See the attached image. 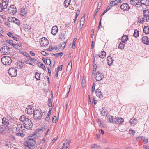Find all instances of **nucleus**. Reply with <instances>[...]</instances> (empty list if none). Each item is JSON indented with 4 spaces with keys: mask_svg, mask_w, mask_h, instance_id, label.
I'll list each match as a JSON object with an SVG mask.
<instances>
[{
    "mask_svg": "<svg viewBox=\"0 0 149 149\" xmlns=\"http://www.w3.org/2000/svg\"><path fill=\"white\" fill-rule=\"evenodd\" d=\"M66 44V42H63L61 43H60L59 48L61 50H63Z\"/></svg>",
    "mask_w": 149,
    "mask_h": 149,
    "instance_id": "nucleus-31",
    "label": "nucleus"
},
{
    "mask_svg": "<svg viewBox=\"0 0 149 149\" xmlns=\"http://www.w3.org/2000/svg\"><path fill=\"white\" fill-rule=\"evenodd\" d=\"M27 57H28L29 59L28 60H30V61H36V59L34 58H31L30 56H29L28 55V56H27Z\"/></svg>",
    "mask_w": 149,
    "mask_h": 149,
    "instance_id": "nucleus-56",
    "label": "nucleus"
},
{
    "mask_svg": "<svg viewBox=\"0 0 149 149\" xmlns=\"http://www.w3.org/2000/svg\"><path fill=\"white\" fill-rule=\"evenodd\" d=\"M23 66V63L19 62L17 63V66L19 68H22Z\"/></svg>",
    "mask_w": 149,
    "mask_h": 149,
    "instance_id": "nucleus-51",
    "label": "nucleus"
},
{
    "mask_svg": "<svg viewBox=\"0 0 149 149\" xmlns=\"http://www.w3.org/2000/svg\"><path fill=\"white\" fill-rule=\"evenodd\" d=\"M15 24L16 25L19 26L21 25V23L20 21L17 18H15L14 20V22Z\"/></svg>",
    "mask_w": 149,
    "mask_h": 149,
    "instance_id": "nucleus-43",
    "label": "nucleus"
},
{
    "mask_svg": "<svg viewBox=\"0 0 149 149\" xmlns=\"http://www.w3.org/2000/svg\"><path fill=\"white\" fill-rule=\"evenodd\" d=\"M36 144V141L35 140H33L32 141H26L25 142L24 145L28 148L27 149L33 148H34Z\"/></svg>",
    "mask_w": 149,
    "mask_h": 149,
    "instance_id": "nucleus-7",
    "label": "nucleus"
},
{
    "mask_svg": "<svg viewBox=\"0 0 149 149\" xmlns=\"http://www.w3.org/2000/svg\"><path fill=\"white\" fill-rule=\"evenodd\" d=\"M8 12L9 14L11 15L15 14L17 12V9L16 7L13 5L10 6L8 9Z\"/></svg>",
    "mask_w": 149,
    "mask_h": 149,
    "instance_id": "nucleus-8",
    "label": "nucleus"
},
{
    "mask_svg": "<svg viewBox=\"0 0 149 149\" xmlns=\"http://www.w3.org/2000/svg\"><path fill=\"white\" fill-rule=\"evenodd\" d=\"M40 67L44 70H45L46 68L45 66L42 64L41 63L40 65Z\"/></svg>",
    "mask_w": 149,
    "mask_h": 149,
    "instance_id": "nucleus-64",
    "label": "nucleus"
},
{
    "mask_svg": "<svg viewBox=\"0 0 149 149\" xmlns=\"http://www.w3.org/2000/svg\"><path fill=\"white\" fill-rule=\"evenodd\" d=\"M1 61L2 63L5 65H9L12 63L11 58L8 56H6L3 57L1 58Z\"/></svg>",
    "mask_w": 149,
    "mask_h": 149,
    "instance_id": "nucleus-2",
    "label": "nucleus"
},
{
    "mask_svg": "<svg viewBox=\"0 0 149 149\" xmlns=\"http://www.w3.org/2000/svg\"><path fill=\"white\" fill-rule=\"evenodd\" d=\"M58 31L57 26H53L52 29L51 33L54 35H56Z\"/></svg>",
    "mask_w": 149,
    "mask_h": 149,
    "instance_id": "nucleus-21",
    "label": "nucleus"
},
{
    "mask_svg": "<svg viewBox=\"0 0 149 149\" xmlns=\"http://www.w3.org/2000/svg\"><path fill=\"white\" fill-rule=\"evenodd\" d=\"M46 62L48 65H50L51 64V60L49 59H48L46 60Z\"/></svg>",
    "mask_w": 149,
    "mask_h": 149,
    "instance_id": "nucleus-62",
    "label": "nucleus"
},
{
    "mask_svg": "<svg viewBox=\"0 0 149 149\" xmlns=\"http://www.w3.org/2000/svg\"><path fill=\"white\" fill-rule=\"evenodd\" d=\"M42 112L41 109H38L35 110L33 111V116L34 120L37 121L39 120L42 119Z\"/></svg>",
    "mask_w": 149,
    "mask_h": 149,
    "instance_id": "nucleus-1",
    "label": "nucleus"
},
{
    "mask_svg": "<svg viewBox=\"0 0 149 149\" xmlns=\"http://www.w3.org/2000/svg\"><path fill=\"white\" fill-rule=\"evenodd\" d=\"M96 96L100 98H102L103 97V95L100 89H97L96 90Z\"/></svg>",
    "mask_w": 149,
    "mask_h": 149,
    "instance_id": "nucleus-23",
    "label": "nucleus"
},
{
    "mask_svg": "<svg viewBox=\"0 0 149 149\" xmlns=\"http://www.w3.org/2000/svg\"><path fill=\"white\" fill-rule=\"evenodd\" d=\"M76 40V38H75L73 40V42L72 44V47L74 49H75L76 47L75 45Z\"/></svg>",
    "mask_w": 149,
    "mask_h": 149,
    "instance_id": "nucleus-52",
    "label": "nucleus"
},
{
    "mask_svg": "<svg viewBox=\"0 0 149 149\" xmlns=\"http://www.w3.org/2000/svg\"><path fill=\"white\" fill-rule=\"evenodd\" d=\"M107 63L109 66L111 65L113 63V61L112 58L110 56L107 57Z\"/></svg>",
    "mask_w": 149,
    "mask_h": 149,
    "instance_id": "nucleus-26",
    "label": "nucleus"
},
{
    "mask_svg": "<svg viewBox=\"0 0 149 149\" xmlns=\"http://www.w3.org/2000/svg\"><path fill=\"white\" fill-rule=\"evenodd\" d=\"M21 46L22 44L19 43L16 44H14L12 46L15 49H18L21 47Z\"/></svg>",
    "mask_w": 149,
    "mask_h": 149,
    "instance_id": "nucleus-36",
    "label": "nucleus"
},
{
    "mask_svg": "<svg viewBox=\"0 0 149 149\" xmlns=\"http://www.w3.org/2000/svg\"><path fill=\"white\" fill-rule=\"evenodd\" d=\"M41 74L37 72H36L35 77L37 80H39L40 79Z\"/></svg>",
    "mask_w": 149,
    "mask_h": 149,
    "instance_id": "nucleus-39",
    "label": "nucleus"
},
{
    "mask_svg": "<svg viewBox=\"0 0 149 149\" xmlns=\"http://www.w3.org/2000/svg\"><path fill=\"white\" fill-rule=\"evenodd\" d=\"M140 3L145 5H149V0H140Z\"/></svg>",
    "mask_w": 149,
    "mask_h": 149,
    "instance_id": "nucleus-28",
    "label": "nucleus"
},
{
    "mask_svg": "<svg viewBox=\"0 0 149 149\" xmlns=\"http://www.w3.org/2000/svg\"><path fill=\"white\" fill-rule=\"evenodd\" d=\"M91 149H100V146L97 144H92L91 147Z\"/></svg>",
    "mask_w": 149,
    "mask_h": 149,
    "instance_id": "nucleus-30",
    "label": "nucleus"
},
{
    "mask_svg": "<svg viewBox=\"0 0 149 149\" xmlns=\"http://www.w3.org/2000/svg\"><path fill=\"white\" fill-rule=\"evenodd\" d=\"M129 123L131 126H134L136 125L137 123V119L133 117L130 120Z\"/></svg>",
    "mask_w": 149,
    "mask_h": 149,
    "instance_id": "nucleus-18",
    "label": "nucleus"
},
{
    "mask_svg": "<svg viewBox=\"0 0 149 149\" xmlns=\"http://www.w3.org/2000/svg\"><path fill=\"white\" fill-rule=\"evenodd\" d=\"M19 14L22 17L24 18L26 17L27 15L26 9L24 8H21L20 9Z\"/></svg>",
    "mask_w": 149,
    "mask_h": 149,
    "instance_id": "nucleus-12",
    "label": "nucleus"
},
{
    "mask_svg": "<svg viewBox=\"0 0 149 149\" xmlns=\"http://www.w3.org/2000/svg\"><path fill=\"white\" fill-rule=\"evenodd\" d=\"M114 123L119 124L122 123L124 121V119L120 117L115 118Z\"/></svg>",
    "mask_w": 149,
    "mask_h": 149,
    "instance_id": "nucleus-19",
    "label": "nucleus"
},
{
    "mask_svg": "<svg viewBox=\"0 0 149 149\" xmlns=\"http://www.w3.org/2000/svg\"><path fill=\"white\" fill-rule=\"evenodd\" d=\"M8 5V3H2V7L3 9H6Z\"/></svg>",
    "mask_w": 149,
    "mask_h": 149,
    "instance_id": "nucleus-50",
    "label": "nucleus"
},
{
    "mask_svg": "<svg viewBox=\"0 0 149 149\" xmlns=\"http://www.w3.org/2000/svg\"><path fill=\"white\" fill-rule=\"evenodd\" d=\"M72 68V61H70V62L68 64L67 68V70L68 71H70Z\"/></svg>",
    "mask_w": 149,
    "mask_h": 149,
    "instance_id": "nucleus-41",
    "label": "nucleus"
},
{
    "mask_svg": "<svg viewBox=\"0 0 149 149\" xmlns=\"http://www.w3.org/2000/svg\"><path fill=\"white\" fill-rule=\"evenodd\" d=\"M144 22V21L143 20V18L142 19L141 18H139L137 22L139 23H143Z\"/></svg>",
    "mask_w": 149,
    "mask_h": 149,
    "instance_id": "nucleus-57",
    "label": "nucleus"
},
{
    "mask_svg": "<svg viewBox=\"0 0 149 149\" xmlns=\"http://www.w3.org/2000/svg\"><path fill=\"white\" fill-rule=\"evenodd\" d=\"M2 123L3 126L5 128H7L9 125V121L6 118L4 117L2 119Z\"/></svg>",
    "mask_w": 149,
    "mask_h": 149,
    "instance_id": "nucleus-14",
    "label": "nucleus"
},
{
    "mask_svg": "<svg viewBox=\"0 0 149 149\" xmlns=\"http://www.w3.org/2000/svg\"><path fill=\"white\" fill-rule=\"evenodd\" d=\"M48 105L49 107H51L52 106V104L51 102V99L49 98L48 100Z\"/></svg>",
    "mask_w": 149,
    "mask_h": 149,
    "instance_id": "nucleus-61",
    "label": "nucleus"
},
{
    "mask_svg": "<svg viewBox=\"0 0 149 149\" xmlns=\"http://www.w3.org/2000/svg\"><path fill=\"white\" fill-rule=\"evenodd\" d=\"M143 15L145 16H149V10H144L143 11Z\"/></svg>",
    "mask_w": 149,
    "mask_h": 149,
    "instance_id": "nucleus-49",
    "label": "nucleus"
},
{
    "mask_svg": "<svg viewBox=\"0 0 149 149\" xmlns=\"http://www.w3.org/2000/svg\"><path fill=\"white\" fill-rule=\"evenodd\" d=\"M71 2V0H65L64 3V6L66 7H68L70 5Z\"/></svg>",
    "mask_w": 149,
    "mask_h": 149,
    "instance_id": "nucleus-33",
    "label": "nucleus"
},
{
    "mask_svg": "<svg viewBox=\"0 0 149 149\" xmlns=\"http://www.w3.org/2000/svg\"><path fill=\"white\" fill-rule=\"evenodd\" d=\"M143 43L147 45H149V38L146 36H143L142 38Z\"/></svg>",
    "mask_w": 149,
    "mask_h": 149,
    "instance_id": "nucleus-20",
    "label": "nucleus"
},
{
    "mask_svg": "<svg viewBox=\"0 0 149 149\" xmlns=\"http://www.w3.org/2000/svg\"><path fill=\"white\" fill-rule=\"evenodd\" d=\"M97 68V66L96 64L94 65L93 67V74L94 72H95L96 71V69Z\"/></svg>",
    "mask_w": 149,
    "mask_h": 149,
    "instance_id": "nucleus-58",
    "label": "nucleus"
},
{
    "mask_svg": "<svg viewBox=\"0 0 149 149\" xmlns=\"http://www.w3.org/2000/svg\"><path fill=\"white\" fill-rule=\"evenodd\" d=\"M70 147V142L68 141H63L62 145L58 149H68Z\"/></svg>",
    "mask_w": 149,
    "mask_h": 149,
    "instance_id": "nucleus-9",
    "label": "nucleus"
},
{
    "mask_svg": "<svg viewBox=\"0 0 149 149\" xmlns=\"http://www.w3.org/2000/svg\"><path fill=\"white\" fill-rule=\"evenodd\" d=\"M5 25L7 26L9 28H10L11 27V25L8 22H6L4 23Z\"/></svg>",
    "mask_w": 149,
    "mask_h": 149,
    "instance_id": "nucleus-63",
    "label": "nucleus"
},
{
    "mask_svg": "<svg viewBox=\"0 0 149 149\" xmlns=\"http://www.w3.org/2000/svg\"><path fill=\"white\" fill-rule=\"evenodd\" d=\"M108 113V111L105 108H102L101 110V114L103 116L107 115Z\"/></svg>",
    "mask_w": 149,
    "mask_h": 149,
    "instance_id": "nucleus-27",
    "label": "nucleus"
},
{
    "mask_svg": "<svg viewBox=\"0 0 149 149\" xmlns=\"http://www.w3.org/2000/svg\"><path fill=\"white\" fill-rule=\"evenodd\" d=\"M115 118H113V116H109L107 118V120L111 123H114Z\"/></svg>",
    "mask_w": 149,
    "mask_h": 149,
    "instance_id": "nucleus-29",
    "label": "nucleus"
},
{
    "mask_svg": "<svg viewBox=\"0 0 149 149\" xmlns=\"http://www.w3.org/2000/svg\"><path fill=\"white\" fill-rule=\"evenodd\" d=\"M47 50L53 52H56L58 50L57 47L56 46L53 47L52 45H50Z\"/></svg>",
    "mask_w": 149,
    "mask_h": 149,
    "instance_id": "nucleus-24",
    "label": "nucleus"
},
{
    "mask_svg": "<svg viewBox=\"0 0 149 149\" xmlns=\"http://www.w3.org/2000/svg\"><path fill=\"white\" fill-rule=\"evenodd\" d=\"M7 35L10 37H12V38L14 36L13 34L10 32H9L7 33Z\"/></svg>",
    "mask_w": 149,
    "mask_h": 149,
    "instance_id": "nucleus-59",
    "label": "nucleus"
},
{
    "mask_svg": "<svg viewBox=\"0 0 149 149\" xmlns=\"http://www.w3.org/2000/svg\"><path fill=\"white\" fill-rule=\"evenodd\" d=\"M15 18L14 17H10L8 18V20L9 22L13 23Z\"/></svg>",
    "mask_w": 149,
    "mask_h": 149,
    "instance_id": "nucleus-45",
    "label": "nucleus"
},
{
    "mask_svg": "<svg viewBox=\"0 0 149 149\" xmlns=\"http://www.w3.org/2000/svg\"><path fill=\"white\" fill-rule=\"evenodd\" d=\"M130 3L133 6L137 7H141L142 6L139 0H130Z\"/></svg>",
    "mask_w": 149,
    "mask_h": 149,
    "instance_id": "nucleus-10",
    "label": "nucleus"
},
{
    "mask_svg": "<svg viewBox=\"0 0 149 149\" xmlns=\"http://www.w3.org/2000/svg\"><path fill=\"white\" fill-rule=\"evenodd\" d=\"M29 118H27L25 115H23L20 117L19 120L22 122H25Z\"/></svg>",
    "mask_w": 149,
    "mask_h": 149,
    "instance_id": "nucleus-32",
    "label": "nucleus"
},
{
    "mask_svg": "<svg viewBox=\"0 0 149 149\" xmlns=\"http://www.w3.org/2000/svg\"><path fill=\"white\" fill-rule=\"evenodd\" d=\"M99 57L102 59L106 57V53L105 51H102L100 52L98 55Z\"/></svg>",
    "mask_w": 149,
    "mask_h": 149,
    "instance_id": "nucleus-25",
    "label": "nucleus"
},
{
    "mask_svg": "<svg viewBox=\"0 0 149 149\" xmlns=\"http://www.w3.org/2000/svg\"><path fill=\"white\" fill-rule=\"evenodd\" d=\"M9 74L11 77H15L17 74V69L14 67L11 68L8 70Z\"/></svg>",
    "mask_w": 149,
    "mask_h": 149,
    "instance_id": "nucleus-6",
    "label": "nucleus"
},
{
    "mask_svg": "<svg viewBox=\"0 0 149 149\" xmlns=\"http://www.w3.org/2000/svg\"><path fill=\"white\" fill-rule=\"evenodd\" d=\"M120 8L121 9L124 11L128 10L130 8L128 4L126 3L122 4L121 5Z\"/></svg>",
    "mask_w": 149,
    "mask_h": 149,
    "instance_id": "nucleus-15",
    "label": "nucleus"
},
{
    "mask_svg": "<svg viewBox=\"0 0 149 149\" xmlns=\"http://www.w3.org/2000/svg\"><path fill=\"white\" fill-rule=\"evenodd\" d=\"M25 128L27 129H30L32 128L33 126V123L31 120L29 119L25 122L24 125Z\"/></svg>",
    "mask_w": 149,
    "mask_h": 149,
    "instance_id": "nucleus-11",
    "label": "nucleus"
},
{
    "mask_svg": "<svg viewBox=\"0 0 149 149\" xmlns=\"http://www.w3.org/2000/svg\"><path fill=\"white\" fill-rule=\"evenodd\" d=\"M42 130V129H38L36 130L34 133H33L34 135H35L37 134L39 132L41 131Z\"/></svg>",
    "mask_w": 149,
    "mask_h": 149,
    "instance_id": "nucleus-53",
    "label": "nucleus"
},
{
    "mask_svg": "<svg viewBox=\"0 0 149 149\" xmlns=\"http://www.w3.org/2000/svg\"><path fill=\"white\" fill-rule=\"evenodd\" d=\"M121 2L122 1L121 0H116L111 1L110 3V5L113 6L117 5L119 3H121Z\"/></svg>",
    "mask_w": 149,
    "mask_h": 149,
    "instance_id": "nucleus-22",
    "label": "nucleus"
},
{
    "mask_svg": "<svg viewBox=\"0 0 149 149\" xmlns=\"http://www.w3.org/2000/svg\"><path fill=\"white\" fill-rule=\"evenodd\" d=\"M128 40V36L127 35H124L122 37V42H125L127 41Z\"/></svg>",
    "mask_w": 149,
    "mask_h": 149,
    "instance_id": "nucleus-40",
    "label": "nucleus"
},
{
    "mask_svg": "<svg viewBox=\"0 0 149 149\" xmlns=\"http://www.w3.org/2000/svg\"><path fill=\"white\" fill-rule=\"evenodd\" d=\"M25 31H29L31 29L30 26L27 25V24H25L23 26Z\"/></svg>",
    "mask_w": 149,
    "mask_h": 149,
    "instance_id": "nucleus-34",
    "label": "nucleus"
},
{
    "mask_svg": "<svg viewBox=\"0 0 149 149\" xmlns=\"http://www.w3.org/2000/svg\"><path fill=\"white\" fill-rule=\"evenodd\" d=\"M39 42L40 46L42 47H45L47 46L49 44V42L48 39L44 37L41 38Z\"/></svg>",
    "mask_w": 149,
    "mask_h": 149,
    "instance_id": "nucleus-4",
    "label": "nucleus"
},
{
    "mask_svg": "<svg viewBox=\"0 0 149 149\" xmlns=\"http://www.w3.org/2000/svg\"><path fill=\"white\" fill-rule=\"evenodd\" d=\"M0 51L2 54L6 55L8 54L10 52V49L8 46H5L1 48Z\"/></svg>",
    "mask_w": 149,
    "mask_h": 149,
    "instance_id": "nucleus-3",
    "label": "nucleus"
},
{
    "mask_svg": "<svg viewBox=\"0 0 149 149\" xmlns=\"http://www.w3.org/2000/svg\"><path fill=\"white\" fill-rule=\"evenodd\" d=\"M143 31L146 34L149 33V26H145L144 28Z\"/></svg>",
    "mask_w": 149,
    "mask_h": 149,
    "instance_id": "nucleus-35",
    "label": "nucleus"
},
{
    "mask_svg": "<svg viewBox=\"0 0 149 149\" xmlns=\"http://www.w3.org/2000/svg\"><path fill=\"white\" fill-rule=\"evenodd\" d=\"M135 133V131L133 130L132 129H130L129 131V134L132 136H133L134 135Z\"/></svg>",
    "mask_w": 149,
    "mask_h": 149,
    "instance_id": "nucleus-44",
    "label": "nucleus"
},
{
    "mask_svg": "<svg viewBox=\"0 0 149 149\" xmlns=\"http://www.w3.org/2000/svg\"><path fill=\"white\" fill-rule=\"evenodd\" d=\"M125 42H122L121 41V42L120 43L118 46V48L120 49H123L125 47Z\"/></svg>",
    "mask_w": 149,
    "mask_h": 149,
    "instance_id": "nucleus-38",
    "label": "nucleus"
},
{
    "mask_svg": "<svg viewBox=\"0 0 149 149\" xmlns=\"http://www.w3.org/2000/svg\"><path fill=\"white\" fill-rule=\"evenodd\" d=\"M133 35L136 38L138 37L139 36V31L137 30H135Z\"/></svg>",
    "mask_w": 149,
    "mask_h": 149,
    "instance_id": "nucleus-46",
    "label": "nucleus"
},
{
    "mask_svg": "<svg viewBox=\"0 0 149 149\" xmlns=\"http://www.w3.org/2000/svg\"><path fill=\"white\" fill-rule=\"evenodd\" d=\"M33 135V134H31L28 137V139L29 140V141H32L33 140H35L33 139V136H34Z\"/></svg>",
    "mask_w": 149,
    "mask_h": 149,
    "instance_id": "nucleus-48",
    "label": "nucleus"
},
{
    "mask_svg": "<svg viewBox=\"0 0 149 149\" xmlns=\"http://www.w3.org/2000/svg\"><path fill=\"white\" fill-rule=\"evenodd\" d=\"M136 140L138 141H142L144 143H147L148 142V139L143 136L138 137L136 138Z\"/></svg>",
    "mask_w": 149,
    "mask_h": 149,
    "instance_id": "nucleus-17",
    "label": "nucleus"
},
{
    "mask_svg": "<svg viewBox=\"0 0 149 149\" xmlns=\"http://www.w3.org/2000/svg\"><path fill=\"white\" fill-rule=\"evenodd\" d=\"M41 54L45 56H47L49 54L47 53H46L45 51H43L41 52Z\"/></svg>",
    "mask_w": 149,
    "mask_h": 149,
    "instance_id": "nucleus-60",
    "label": "nucleus"
},
{
    "mask_svg": "<svg viewBox=\"0 0 149 149\" xmlns=\"http://www.w3.org/2000/svg\"><path fill=\"white\" fill-rule=\"evenodd\" d=\"M35 62V61L33 62L30 61V60H26L25 61V63L26 64H28L30 65L33 66L34 65Z\"/></svg>",
    "mask_w": 149,
    "mask_h": 149,
    "instance_id": "nucleus-42",
    "label": "nucleus"
},
{
    "mask_svg": "<svg viewBox=\"0 0 149 149\" xmlns=\"http://www.w3.org/2000/svg\"><path fill=\"white\" fill-rule=\"evenodd\" d=\"M143 20L145 22H147L149 21V16H146L143 15Z\"/></svg>",
    "mask_w": 149,
    "mask_h": 149,
    "instance_id": "nucleus-47",
    "label": "nucleus"
},
{
    "mask_svg": "<svg viewBox=\"0 0 149 149\" xmlns=\"http://www.w3.org/2000/svg\"><path fill=\"white\" fill-rule=\"evenodd\" d=\"M95 76V78L97 81L102 80L104 77V74L100 71H97Z\"/></svg>",
    "mask_w": 149,
    "mask_h": 149,
    "instance_id": "nucleus-5",
    "label": "nucleus"
},
{
    "mask_svg": "<svg viewBox=\"0 0 149 149\" xmlns=\"http://www.w3.org/2000/svg\"><path fill=\"white\" fill-rule=\"evenodd\" d=\"M6 43L9 44L11 45L12 46H13V44H14L13 43V41L12 40H6Z\"/></svg>",
    "mask_w": 149,
    "mask_h": 149,
    "instance_id": "nucleus-54",
    "label": "nucleus"
},
{
    "mask_svg": "<svg viewBox=\"0 0 149 149\" xmlns=\"http://www.w3.org/2000/svg\"><path fill=\"white\" fill-rule=\"evenodd\" d=\"M24 126H23L22 124H20L17 126L16 130L17 132H21L20 134H21L22 132L24 131Z\"/></svg>",
    "mask_w": 149,
    "mask_h": 149,
    "instance_id": "nucleus-16",
    "label": "nucleus"
},
{
    "mask_svg": "<svg viewBox=\"0 0 149 149\" xmlns=\"http://www.w3.org/2000/svg\"><path fill=\"white\" fill-rule=\"evenodd\" d=\"M85 18V15H84L81 18L80 21V23L81 25L82 26H83L84 24Z\"/></svg>",
    "mask_w": 149,
    "mask_h": 149,
    "instance_id": "nucleus-37",
    "label": "nucleus"
},
{
    "mask_svg": "<svg viewBox=\"0 0 149 149\" xmlns=\"http://www.w3.org/2000/svg\"><path fill=\"white\" fill-rule=\"evenodd\" d=\"M57 120V118L56 116H54L52 117V122L54 123H56Z\"/></svg>",
    "mask_w": 149,
    "mask_h": 149,
    "instance_id": "nucleus-55",
    "label": "nucleus"
},
{
    "mask_svg": "<svg viewBox=\"0 0 149 149\" xmlns=\"http://www.w3.org/2000/svg\"><path fill=\"white\" fill-rule=\"evenodd\" d=\"M34 110V108L32 106L29 105L26 109L25 112L27 114L30 115L33 114Z\"/></svg>",
    "mask_w": 149,
    "mask_h": 149,
    "instance_id": "nucleus-13",
    "label": "nucleus"
}]
</instances>
